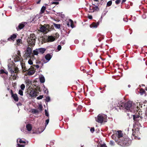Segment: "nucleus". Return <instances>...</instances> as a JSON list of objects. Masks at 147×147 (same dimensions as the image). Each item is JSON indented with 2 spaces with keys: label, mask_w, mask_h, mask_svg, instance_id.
Segmentation results:
<instances>
[{
  "label": "nucleus",
  "mask_w": 147,
  "mask_h": 147,
  "mask_svg": "<svg viewBox=\"0 0 147 147\" xmlns=\"http://www.w3.org/2000/svg\"><path fill=\"white\" fill-rule=\"evenodd\" d=\"M27 85L29 86V84L31 83V82L30 81L28 80L26 81Z\"/></svg>",
  "instance_id": "53"
},
{
  "label": "nucleus",
  "mask_w": 147,
  "mask_h": 147,
  "mask_svg": "<svg viewBox=\"0 0 147 147\" xmlns=\"http://www.w3.org/2000/svg\"><path fill=\"white\" fill-rule=\"evenodd\" d=\"M118 136L117 137L118 138H120L122 137L123 136V134L122 132V131H118Z\"/></svg>",
  "instance_id": "23"
},
{
  "label": "nucleus",
  "mask_w": 147,
  "mask_h": 147,
  "mask_svg": "<svg viewBox=\"0 0 147 147\" xmlns=\"http://www.w3.org/2000/svg\"><path fill=\"white\" fill-rule=\"evenodd\" d=\"M33 66L34 67H36L37 69H38L39 68L40 66L39 65H33Z\"/></svg>",
  "instance_id": "47"
},
{
  "label": "nucleus",
  "mask_w": 147,
  "mask_h": 147,
  "mask_svg": "<svg viewBox=\"0 0 147 147\" xmlns=\"http://www.w3.org/2000/svg\"><path fill=\"white\" fill-rule=\"evenodd\" d=\"M61 48V46L60 45H59L57 47V49L58 51H60Z\"/></svg>",
  "instance_id": "58"
},
{
  "label": "nucleus",
  "mask_w": 147,
  "mask_h": 147,
  "mask_svg": "<svg viewBox=\"0 0 147 147\" xmlns=\"http://www.w3.org/2000/svg\"><path fill=\"white\" fill-rule=\"evenodd\" d=\"M36 39L37 37L34 33L30 34L27 39L29 46L33 47L35 45Z\"/></svg>",
  "instance_id": "2"
},
{
  "label": "nucleus",
  "mask_w": 147,
  "mask_h": 147,
  "mask_svg": "<svg viewBox=\"0 0 147 147\" xmlns=\"http://www.w3.org/2000/svg\"><path fill=\"white\" fill-rule=\"evenodd\" d=\"M40 28V32H45L46 33L49 32V30L46 29V27L44 26H42Z\"/></svg>",
  "instance_id": "14"
},
{
  "label": "nucleus",
  "mask_w": 147,
  "mask_h": 147,
  "mask_svg": "<svg viewBox=\"0 0 147 147\" xmlns=\"http://www.w3.org/2000/svg\"><path fill=\"white\" fill-rule=\"evenodd\" d=\"M17 54L18 55V56H21L20 52V51H18Z\"/></svg>",
  "instance_id": "62"
},
{
  "label": "nucleus",
  "mask_w": 147,
  "mask_h": 147,
  "mask_svg": "<svg viewBox=\"0 0 147 147\" xmlns=\"http://www.w3.org/2000/svg\"><path fill=\"white\" fill-rule=\"evenodd\" d=\"M9 70L10 71V72L11 73V76H12V78L13 80H15L16 79V77L17 76V73H15L14 71L10 67L9 68Z\"/></svg>",
  "instance_id": "11"
},
{
  "label": "nucleus",
  "mask_w": 147,
  "mask_h": 147,
  "mask_svg": "<svg viewBox=\"0 0 147 147\" xmlns=\"http://www.w3.org/2000/svg\"><path fill=\"white\" fill-rule=\"evenodd\" d=\"M32 49L31 48L29 47H27L24 55L25 57L26 58L30 57Z\"/></svg>",
  "instance_id": "7"
},
{
  "label": "nucleus",
  "mask_w": 147,
  "mask_h": 147,
  "mask_svg": "<svg viewBox=\"0 0 147 147\" xmlns=\"http://www.w3.org/2000/svg\"><path fill=\"white\" fill-rule=\"evenodd\" d=\"M21 65L22 69H23V71L24 72H25L26 71H28V69L26 67L25 63L21 62Z\"/></svg>",
  "instance_id": "16"
},
{
  "label": "nucleus",
  "mask_w": 147,
  "mask_h": 147,
  "mask_svg": "<svg viewBox=\"0 0 147 147\" xmlns=\"http://www.w3.org/2000/svg\"><path fill=\"white\" fill-rule=\"evenodd\" d=\"M43 95H40L39 96H38L37 97V99L38 100H40L42 99L43 98Z\"/></svg>",
  "instance_id": "46"
},
{
  "label": "nucleus",
  "mask_w": 147,
  "mask_h": 147,
  "mask_svg": "<svg viewBox=\"0 0 147 147\" xmlns=\"http://www.w3.org/2000/svg\"><path fill=\"white\" fill-rule=\"evenodd\" d=\"M133 117L134 122L136 123H140L143 118L142 117H140L139 115L136 114L133 115Z\"/></svg>",
  "instance_id": "5"
},
{
  "label": "nucleus",
  "mask_w": 147,
  "mask_h": 147,
  "mask_svg": "<svg viewBox=\"0 0 147 147\" xmlns=\"http://www.w3.org/2000/svg\"><path fill=\"white\" fill-rule=\"evenodd\" d=\"M16 58L17 61H19L21 62L22 61V58L21 56H17Z\"/></svg>",
  "instance_id": "29"
},
{
  "label": "nucleus",
  "mask_w": 147,
  "mask_h": 147,
  "mask_svg": "<svg viewBox=\"0 0 147 147\" xmlns=\"http://www.w3.org/2000/svg\"><path fill=\"white\" fill-rule=\"evenodd\" d=\"M46 101L47 102H49L50 100V98L49 97L47 96L46 97L45 99Z\"/></svg>",
  "instance_id": "41"
},
{
  "label": "nucleus",
  "mask_w": 147,
  "mask_h": 147,
  "mask_svg": "<svg viewBox=\"0 0 147 147\" xmlns=\"http://www.w3.org/2000/svg\"><path fill=\"white\" fill-rule=\"evenodd\" d=\"M133 133H132V135L134 136V138L135 139H136L137 138V136H138V134L139 133L137 132L136 131H134V129H132Z\"/></svg>",
  "instance_id": "20"
},
{
  "label": "nucleus",
  "mask_w": 147,
  "mask_h": 147,
  "mask_svg": "<svg viewBox=\"0 0 147 147\" xmlns=\"http://www.w3.org/2000/svg\"><path fill=\"white\" fill-rule=\"evenodd\" d=\"M39 93L38 92H37L35 90H31L30 92V95L32 97L34 96H37L38 94Z\"/></svg>",
  "instance_id": "12"
},
{
  "label": "nucleus",
  "mask_w": 147,
  "mask_h": 147,
  "mask_svg": "<svg viewBox=\"0 0 147 147\" xmlns=\"http://www.w3.org/2000/svg\"><path fill=\"white\" fill-rule=\"evenodd\" d=\"M32 112L34 113H39V111L38 110H36V109H34L33 110V111H32Z\"/></svg>",
  "instance_id": "48"
},
{
  "label": "nucleus",
  "mask_w": 147,
  "mask_h": 147,
  "mask_svg": "<svg viewBox=\"0 0 147 147\" xmlns=\"http://www.w3.org/2000/svg\"><path fill=\"white\" fill-rule=\"evenodd\" d=\"M28 72L27 73V75L29 76L32 75H33L35 72V70L34 68L30 69L29 68L28 69Z\"/></svg>",
  "instance_id": "13"
},
{
  "label": "nucleus",
  "mask_w": 147,
  "mask_h": 147,
  "mask_svg": "<svg viewBox=\"0 0 147 147\" xmlns=\"http://www.w3.org/2000/svg\"><path fill=\"white\" fill-rule=\"evenodd\" d=\"M10 93L11 97L16 102L18 101L19 98L17 96V94L15 93L14 94L12 90H10Z\"/></svg>",
  "instance_id": "9"
},
{
  "label": "nucleus",
  "mask_w": 147,
  "mask_h": 147,
  "mask_svg": "<svg viewBox=\"0 0 147 147\" xmlns=\"http://www.w3.org/2000/svg\"><path fill=\"white\" fill-rule=\"evenodd\" d=\"M111 137L112 138L114 139V140H115V141L116 142H117V141H116V137H115V135L113 134V135L112 136H111Z\"/></svg>",
  "instance_id": "45"
},
{
  "label": "nucleus",
  "mask_w": 147,
  "mask_h": 147,
  "mask_svg": "<svg viewBox=\"0 0 147 147\" xmlns=\"http://www.w3.org/2000/svg\"><path fill=\"white\" fill-rule=\"evenodd\" d=\"M4 73H5L6 74H7V72H5L3 70V69H1L0 70V74H4Z\"/></svg>",
  "instance_id": "38"
},
{
  "label": "nucleus",
  "mask_w": 147,
  "mask_h": 147,
  "mask_svg": "<svg viewBox=\"0 0 147 147\" xmlns=\"http://www.w3.org/2000/svg\"><path fill=\"white\" fill-rule=\"evenodd\" d=\"M26 127L28 131H31L32 130V127L31 125L29 123L26 125Z\"/></svg>",
  "instance_id": "18"
},
{
  "label": "nucleus",
  "mask_w": 147,
  "mask_h": 147,
  "mask_svg": "<svg viewBox=\"0 0 147 147\" xmlns=\"http://www.w3.org/2000/svg\"><path fill=\"white\" fill-rule=\"evenodd\" d=\"M46 50V49L45 48H41L36 49L33 51V54L34 55H38V54H43Z\"/></svg>",
  "instance_id": "4"
},
{
  "label": "nucleus",
  "mask_w": 147,
  "mask_h": 147,
  "mask_svg": "<svg viewBox=\"0 0 147 147\" xmlns=\"http://www.w3.org/2000/svg\"><path fill=\"white\" fill-rule=\"evenodd\" d=\"M59 2L57 1H53L51 2V4H55L57 5L59 4Z\"/></svg>",
  "instance_id": "51"
},
{
  "label": "nucleus",
  "mask_w": 147,
  "mask_h": 147,
  "mask_svg": "<svg viewBox=\"0 0 147 147\" xmlns=\"http://www.w3.org/2000/svg\"><path fill=\"white\" fill-rule=\"evenodd\" d=\"M47 37H42V43H45L47 42Z\"/></svg>",
  "instance_id": "24"
},
{
  "label": "nucleus",
  "mask_w": 147,
  "mask_h": 147,
  "mask_svg": "<svg viewBox=\"0 0 147 147\" xmlns=\"http://www.w3.org/2000/svg\"><path fill=\"white\" fill-rule=\"evenodd\" d=\"M121 2V0H116L115 1V3L117 4H118L120 3Z\"/></svg>",
  "instance_id": "56"
},
{
  "label": "nucleus",
  "mask_w": 147,
  "mask_h": 147,
  "mask_svg": "<svg viewBox=\"0 0 147 147\" xmlns=\"http://www.w3.org/2000/svg\"><path fill=\"white\" fill-rule=\"evenodd\" d=\"M88 18L90 19H92V16L90 15L88 16Z\"/></svg>",
  "instance_id": "64"
},
{
  "label": "nucleus",
  "mask_w": 147,
  "mask_h": 147,
  "mask_svg": "<svg viewBox=\"0 0 147 147\" xmlns=\"http://www.w3.org/2000/svg\"><path fill=\"white\" fill-rule=\"evenodd\" d=\"M106 87V85H104V86L103 87H100V90H102V89H103V90H105V88Z\"/></svg>",
  "instance_id": "60"
},
{
  "label": "nucleus",
  "mask_w": 147,
  "mask_h": 147,
  "mask_svg": "<svg viewBox=\"0 0 147 147\" xmlns=\"http://www.w3.org/2000/svg\"><path fill=\"white\" fill-rule=\"evenodd\" d=\"M19 142L20 143H26L25 141H23L21 139H20Z\"/></svg>",
  "instance_id": "54"
},
{
  "label": "nucleus",
  "mask_w": 147,
  "mask_h": 147,
  "mask_svg": "<svg viewBox=\"0 0 147 147\" xmlns=\"http://www.w3.org/2000/svg\"><path fill=\"white\" fill-rule=\"evenodd\" d=\"M46 9V7L44 6H43L41 8L40 12L39 14L41 15L43 13H44Z\"/></svg>",
  "instance_id": "22"
},
{
  "label": "nucleus",
  "mask_w": 147,
  "mask_h": 147,
  "mask_svg": "<svg viewBox=\"0 0 147 147\" xmlns=\"http://www.w3.org/2000/svg\"><path fill=\"white\" fill-rule=\"evenodd\" d=\"M133 129H134V131H136L137 132L139 133V129L137 127H134V128Z\"/></svg>",
  "instance_id": "35"
},
{
  "label": "nucleus",
  "mask_w": 147,
  "mask_h": 147,
  "mask_svg": "<svg viewBox=\"0 0 147 147\" xmlns=\"http://www.w3.org/2000/svg\"><path fill=\"white\" fill-rule=\"evenodd\" d=\"M107 13V12L106 11L104 12L102 15L101 18H102V17H104L106 15Z\"/></svg>",
  "instance_id": "49"
},
{
  "label": "nucleus",
  "mask_w": 147,
  "mask_h": 147,
  "mask_svg": "<svg viewBox=\"0 0 147 147\" xmlns=\"http://www.w3.org/2000/svg\"><path fill=\"white\" fill-rule=\"evenodd\" d=\"M107 116L105 114H99L96 117H95L96 121L98 123H102L103 122H106L107 120Z\"/></svg>",
  "instance_id": "3"
},
{
  "label": "nucleus",
  "mask_w": 147,
  "mask_h": 147,
  "mask_svg": "<svg viewBox=\"0 0 147 147\" xmlns=\"http://www.w3.org/2000/svg\"><path fill=\"white\" fill-rule=\"evenodd\" d=\"M18 93L21 96L23 95V92L21 90H19Z\"/></svg>",
  "instance_id": "42"
},
{
  "label": "nucleus",
  "mask_w": 147,
  "mask_h": 147,
  "mask_svg": "<svg viewBox=\"0 0 147 147\" xmlns=\"http://www.w3.org/2000/svg\"><path fill=\"white\" fill-rule=\"evenodd\" d=\"M43 91L44 93L47 94L48 93V90L46 88L44 85H43Z\"/></svg>",
  "instance_id": "32"
},
{
  "label": "nucleus",
  "mask_w": 147,
  "mask_h": 147,
  "mask_svg": "<svg viewBox=\"0 0 147 147\" xmlns=\"http://www.w3.org/2000/svg\"><path fill=\"white\" fill-rule=\"evenodd\" d=\"M45 115L46 116H47L49 117V114L48 112L47 111V110L46 109L45 110Z\"/></svg>",
  "instance_id": "44"
},
{
  "label": "nucleus",
  "mask_w": 147,
  "mask_h": 147,
  "mask_svg": "<svg viewBox=\"0 0 147 147\" xmlns=\"http://www.w3.org/2000/svg\"><path fill=\"white\" fill-rule=\"evenodd\" d=\"M34 85L36 86L35 90L37 92L39 91L40 92L41 90H40V87L39 86H36V85Z\"/></svg>",
  "instance_id": "27"
},
{
  "label": "nucleus",
  "mask_w": 147,
  "mask_h": 147,
  "mask_svg": "<svg viewBox=\"0 0 147 147\" xmlns=\"http://www.w3.org/2000/svg\"><path fill=\"white\" fill-rule=\"evenodd\" d=\"M110 144L112 146L114 145V142L113 141H110Z\"/></svg>",
  "instance_id": "57"
},
{
  "label": "nucleus",
  "mask_w": 147,
  "mask_h": 147,
  "mask_svg": "<svg viewBox=\"0 0 147 147\" xmlns=\"http://www.w3.org/2000/svg\"><path fill=\"white\" fill-rule=\"evenodd\" d=\"M27 24V23L26 22H22L20 23L16 28L17 30L18 31L20 30L23 29Z\"/></svg>",
  "instance_id": "8"
},
{
  "label": "nucleus",
  "mask_w": 147,
  "mask_h": 147,
  "mask_svg": "<svg viewBox=\"0 0 147 147\" xmlns=\"http://www.w3.org/2000/svg\"><path fill=\"white\" fill-rule=\"evenodd\" d=\"M124 106L125 109L130 110L133 108L132 102L130 101H127L124 104Z\"/></svg>",
  "instance_id": "6"
},
{
  "label": "nucleus",
  "mask_w": 147,
  "mask_h": 147,
  "mask_svg": "<svg viewBox=\"0 0 147 147\" xmlns=\"http://www.w3.org/2000/svg\"><path fill=\"white\" fill-rule=\"evenodd\" d=\"M18 34H14L10 36V37L7 39V40L9 41L13 42L17 37Z\"/></svg>",
  "instance_id": "10"
},
{
  "label": "nucleus",
  "mask_w": 147,
  "mask_h": 147,
  "mask_svg": "<svg viewBox=\"0 0 147 147\" xmlns=\"http://www.w3.org/2000/svg\"><path fill=\"white\" fill-rule=\"evenodd\" d=\"M99 22H97V23L93 22L90 25V27L91 28H96L99 25Z\"/></svg>",
  "instance_id": "17"
},
{
  "label": "nucleus",
  "mask_w": 147,
  "mask_h": 147,
  "mask_svg": "<svg viewBox=\"0 0 147 147\" xmlns=\"http://www.w3.org/2000/svg\"><path fill=\"white\" fill-rule=\"evenodd\" d=\"M74 22L73 23H71V27L73 28L74 27Z\"/></svg>",
  "instance_id": "61"
},
{
  "label": "nucleus",
  "mask_w": 147,
  "mask_h": 147,
  "mask_svg": "<svg viewBox=\"0 0 147 147\" xmlns=\"http://www.w3.org/2000/svg\"><path fill=\"white\" fill-rule=\"evenodd\" d=\"M85 67L84 66H81L80 67V69L81 71L83 72L84 73H88V72H87L86 70L85 69Z\"/></svg>",
  "instance_id": "28"
},
{
  "label": "nucleus",
  "mask_w": 147,
  "mask_h": 147,
  "mask_svg": "<svg viewBox=\"0 0 147 147\" xmlns=\"http://www.w3.org/2000/svg\"><path fill=\"white\" fill-rule=\"evenodd\" d=\"M49 122V119H47L46 120V122L45 123V127L48 124Z\"/></svg>",
  "instance_id": "50"
},
{
  "label": "nucleus",
  "mask_w": 147,
  "mask_h": 147,
  "mask_svg": "<svg viewBox=\"0 0 147 147\" xmlns=\"http://www.w3.org/2000/svg\"><path fill=\"white\" fill-rule=\"evenodd\" d=\"M118 144L123 146H128L131 144V141L127 138H122L117 141Z\"/></svg>",
  "instance_id": "1"
},
{
  "label": "nucleus",
  "mask_w": 147,
  "mask_h": 147,
  "mask_svg": "<svg viewBox=\"0 0 147 147\" xmlns=\"http://www.w3.org/2000/svg\"><path fill=\"white\" fill-rule=\"evenodd\" d=\"M42 109L43 107L42 105H39L38 107V109L41 111L42 110Z\"/></svg>",
  "instance_id": "40"
},
{
  "label": "nucleus",
  "mask_w": 147,
  "mask_h": 147,
  "mask_svg": "<svg viewBox=\"0 0 147 147\" xmlns=\"http://www.w3.org/2000/svg\"><path fill=\"white\" fill-rule=\"evenodd\" d=\"M18 145L19 147H24L25 146V145L19 144H18Z\"/></svg>",
  "instance_id": "59"
},
{
  "label": "nucleus",
  "mask_w": 147,
  "mask_h": 147,
  "mask_svg": "<svg viewBox=\"0 0 147 147\" xmlns=\"http://www.w3.org/2000/svg\"><path fill=\"white\" fill-rule=\"evenodd\" d=\"M39 15L38 14H37L33 18L32 21L36 20V19H37L40 18Z\"/></svg>",
  "instance_id": "33"
},
{
  "label": "nucleus",
  "mask_w": 147,
  "mask_h": 147,
  "mask_svg": "<svg viewBox=\"0 0 147 147\" xmlns=\"http://www.w3.org/2000/svg\"><path fill=\"white\" fill-rule=\"evenodd\" d=\"M40 82L43 83L45 82V79L43 77H41L40 78Z\"/></svg>",
  "instance_id": "34"
},
{
  "label": "nucleus",
  "mask_w": 147,
  "mask_h": 147,
  "mask_svg": "<svg viewBox=\"0 0 147 147\" xmlns=\"http://www.w3.org/2000/svg\"><path fill=\"white\" fill-rule=\"evenodd\" d=\"M51 57L52 56L49 53L47 54L45 56V59L48 61H49Z\"/></svg>",
  "instance_id": "21"
},
{
  "label": "nucleus",
  "mask_w": 147,
  "mask_h": 147,
  "mask_svg": "<svg viewBox=\"0 0 147 147\" xmlns=\"http://www.w3.org/2000/svg\"><path fill=\"white\" fill-rule=\"evenodd\" d=\"M140 93L141 95H144H144L146 96V92L142 88H140Z\"/></svg>",
  "instance_id": "26"
},
{
  "label": "nucleus",
  "mask_w": 147,
  "mask_h": 147,
  "mask_svg": "<svg viewBox=\"0 0 147 147\" xmlns=\"http://www.w3.org/2000/svg\"><path fill=\"white\" fill-rule=\"evenodd\" d=\"M46 62H45L44 60L43 61L42 63L39 60L37 61L36 62V63L39 65L41 67H42L43 66L44 63H45Z\"/></svg>",
  "instance_id": "19"
},
{
  "label": "nucleus",
  "mask_w": 147,
  "mask_h": 147,
  "mask_svg": "<svg viewBox=\"0 0 147 147\" xmlns=\"http://www.w3.org/2000/svg\"><path fill=\"white\" fill-rule=\"evenodd\" d=\"M94 130H95L94 128V127H91L90 129V131L92 133H93V132L94 131Z\"/></svg>",
  "instance_id": "55"
},
{
  "label": "nucleus",
  "mask_w": 147,
  "mask_h": 147,
  "mask_svg": "<svg viewBox=\"0 0 147 147\" xmlns=\"http://www.w3.org/2000/svg\"><path fill=\"white\" fill-rule=\"evenodd\" d=\"M92 9L93 10V11H98V10L99 9V8L98 7V6H96L95 7H92Z\"/></svg>",
  "instance_id": "30"
},
{
  "label": "nucleus",
  "mask_w": 147,
  "mask_h": 147,
  "mask_svg": "<svg viewBox=\"0 0 147 147\" xmlns=\"http://www.w3.org/2000/svg\"><path fill=\"white\" fill-rule=\"evenodd\" d=\"M47 42H52L54 41L55 38L54 36H49L47 37Z\"/></svg>",
  "instance_id": "15"
},
{
  "label": "nucleus",
  "mask_w": 147,
  "mask_h": 147,
  "mask_svg": "<svg viewBox=\"0 0 147 147\" xmlns=\"http://www.w3.org/2000/svg\"><path fill=\"white\" fill-rule=\"evenodd\" d=\"M112 4V1H109L107 4V6L109 7L111 6Z\"/></svg>",
  "instance_id": "36"
},
{
  "label": "nucleus",
  "mask_w": 147,
  "mask_h": 147,
  "mask_svg": "<svg viewBox=\"0 0 147 147\" xmlns=\"http://www.w3.org/2000/svg\"><path fill=\"white\" fill-rule=\"evenodd\" d=\"M25 88V86L24 84H22L20 86V88L22 90H24Z\"/></svg>",
  "instance_id": "39"
},
{
  "label": "nucleus",
  "mask_w": 147,
  "mask_h": 147,
  "mask_svg": "<svg viewBox=\"0 0 147 147\" xmlns=\"http://www.w3.org/2000/svg\"><path fill=\"white\" fill-rule=\"evenodd\" d=\"M53 25L55 28L57 29H59L61 27V25L60 24H57L55 23H54Z\"/></svg>",
  "instance_id": "31"
},
{
  "label": "nucleus",
  "mask_w": 147,
  "mask_h": 147,
  "mask_svg": "<svg viewBox=\"0 0 147 147\" xmlns=\"http://www.w3.org/2000/svg\"><path fill=\"white\" fill-rule=\"evenodd\" d=\"M12 69L14 71L15 73H17L19 71L17 67H14L13 69Z\"/></svg>",
  "instance_id": "37"
},
{
  "label": "nucleus",
  "mask_w": 147,
  "mask_h": 147,
  "mask_svg": "<svg viewBox=\"0 0 147 147\" xmlns=\"http://www.w3.org/2000/svg\"><path fill=\"white\" fill-rule=\"evenodd\" d=\"M45 27H46V29L49 30V32L50 31V26L49 25L47 24Z\"/></svg>",
  "instance_id": "43"
},
{
  "label": "nucleus",
  "mask_w": 147,
  "mask_h": 147,
  "mask_svg": "<svg viewBox=\"0 0 147 147\" xmlns=\"http://www.w3.org/2000/svg\"><path fill=\"white\" fill-rule=\"evenodd\" d=\"M101 147H107L105 144H104L101 145Z\"/></svg>",
  "instance_id": "63"
},
{
  "label": "nucleus",
  "mask_w": 147,
  "mask_h": 147,
  "mask_svg": "<svg viewBox=\"0 0 147 147\" xmlns=\"http://www.w3.org/2000/svg\"><path fill=\"white\" fill-rule=\"evenodd\" d=\"M28 63L29 64L31 65L32 64H33V62L32 61V60L31 59H30L28 61Z\"/></svg>",
  "instance_id": "52"
},
{
  "label": "nucleus",
  "mask_w": 147,
  "mask_h": 147,
  "mask_svg": "<svg viewBox=\"0 0 147 147\" xmlns=\"http://www.w3.org/2000/svg\"><path fill=\"white\" fill-rule=\"evenodd\" d=\"M22 43V40L20 38L16 40V44L18 45H20V44Z\"/></svg>",
  "instance_id": "25"
}]
</instances>
